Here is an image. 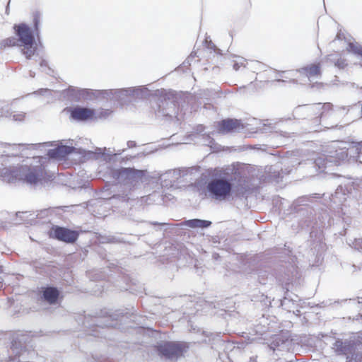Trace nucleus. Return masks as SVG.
I'll use <instances>...</instances> for the list:
<instances>
[{"label": "nucleus", "mask_w": 362, "mask_h": 362, "mask_svg": "<svg viewBox=\"0 0 362 362\" xmlns=\"http://www.w3.org/2000/svg\"><path fill=\"white\" fill-rule=\"evenodd\" d=\"M94 114L93 110L80 106L73 107L70 111L71 117L76 121H86L91 119Z\"/></svg>", "instance_id": "2eb2a0df"}, {"label": "nucleus", "mask_w": 362, "mask_h": 362, "mask_svg": "<svg viewBox=\"0 0 362 362\" xmlns=\"http://www.w3.org/2000/svg\"><path fill=\"white\" fill-rule=\"evenodd\" d=\"M334 303H339V301H334Z\"/></svg>", "instance_id": "680f3d73"}, {"label": "nucleus", "mask_w": 362, "mask_h": 362, "mask_svg": "<svg viewBox=\"0 0 362 362\" xmlns=\"http://www.w3.org/2000/svg\"><path fill=\"white\" fill-rule=\"evenodd\" d=\"M197 171L198 169L194 167L170 170L161 175L160 180H163V177H170L172 175V180H170V186H173L174 183L180 182V180L182 178H183L185 180H187L189 177V181L192 180V175Z\"/></svg>", "instance_id": "9d476101"}, {"label": "nucleus", "mask_w": 362, "mask_h": 362, "mask_svg": "<svg viewBox=\"0 0 362 362\" xmlns=\"http://www.w3.org/2000/svg\"><path fill=\"white\" fill-rule=\"evenodd\" d=\"M210 44H211L210 48L214 49V52H216L217 54H222L221 50L220 49L217 48L216 47V45L214 44H213L211 42H210Z\"/></svg>", "instance_id": "49530a36"}, {"label": "nucleus", "mask_w": 362, "mask_h": 362, "mask_svg": "<svg viewBox=\"0 0 362 362\" xmlns=\"http://www.w3.org/2000/svg\"><path fill=\"white\" fill-rule=\"evenodd\" d=\"M203 334L206 336V338L202 342L211 345V349L217 350L221 348L226 349L232 346V344L227 341L226 339H221V333L214 334L204 332Z\"/></svg>", "instance_id": "ddd939ff"}, {"label": "nucleus", "mask_w": 362, "mask_h": 362, "mask_svg": "<svg viewBox=\"0 0 362 362\" xmlns=\"http://www.w3.org/2000/svg\"><path fill=\"white\" fill-rule=\"evenodd\" d=\"M59 296V291L54 286H47L43 288L42 297L49 304H55Z\"/></svg>", "instance_id": "a211bd4d"}, {"label": "nucleus", "mask_w": 362, "mask_h": 362, "mask_svg": "<svg viewBox=\"0 0 362 362\" xmlns=\"http://www.w3.org/2000/svg\"><path fill=\"white\" fill-rule=\"evenodd\" d=\"M21 47H23V49H22V53L28 59H30L37 51L35 40H34V42H33L30 45H21Z\"/></svg>", "instance_id": "a878e982"}, {"label": "nucleus", "mask_w": 362, "mask_h": 362, "mask_svg": "<svg viewBox=\"0 0 362 362\" xmlns=\"http://www.w3.org/2000/svg\"><path fill=\"white\" fill-rule=\"evenodd\" d=\"M347 65L346 60L339 57L338 60L336 61L334 66L340 69H343Z\"/></svg>", "instance_id": "ea45409f"}, {"label": "nucleus", "mask_w": 362, "mask_h": 362, "mask_svg": "<svg viewBox=\"0 0 362 362\" xmlns=\"http://www.w3.org/2000/svg\"><path fill=\"white\" fill-rule=\"evenodd\" d=\"M93 97H98L101 95L104 98L107 99H114L115 100V89H110V90H93Z\"/></svg>", "instance_id": "bb28decb"}, {"label": "nucleus", "mask_w": 362, "mask_h": 362, "mask_svg": "<svg viewBox=\"0 0 362 362\" xmlns=\"http://www.w3.org/2000/svg\"><path fill=\"white\" fill-rule=\"evenodd\" d=\"M20 47V42L18 38L11 37L3 40L0 44V48L6 47Z\"/></svg>", "instance_id": "7c9ffc66"}, {"label": "nucleus", "mask_w": 362, "mask_h": 362, "mask_svg": "<svg viewBox=\"0 0 362 362\" xmlns=\"http://www.w3.org/2000/svg\"><path fill=\"white\" fill-rule=\"evenodd\" d=\"M329 158L332 160V165H339L341 162L347 160L349 153L345 148L337 149L334 152H330Z\"/></svg>", "instance_id": "6ab92c4d"}, {"label": "nucleus", "mask_w": 362, "mask_h": 362, "mask_svg": "<svg viewBox=\"0 0 362 362\" xmlns=\"http://www.w3.org/2000/svg\"><path fill=\"white\" fill-rule=\"evenodd\" d=\"M362 346L354 348L351 353L346 357V362H362V352L360 351Z\"/></svg>", "instance_id": "b1692460"}, {"label": "nucleus", "mask_w": 362, "mask_h": 362, "mask_svg": "<svg viewBox=\"0 0 362 362\" xmlns=\"http://www.w3.org/2000/svg\"><path fill=\"white\" fill-rule=\"evenodd\" d=\"M194 55H192V54H190V56H189V57H188V59H187V63H189V60L190 59L194 58Z\"/></svg>", "instance_id": "5fc2aeb1"}, {"label": "nucleus", "mask_w": 362, "mask_h": 362, "mask_svg": "<svg viewBox=\"0 0 362 362\" xmlns=\"http://www.w3.org/2000/svg\"><path fill=\"white\" fill-rule=\"evenodd\" d=\"M346 243L349 246L354 248L355 250H362V238H349L347 239Z\"/></svg>", "instance_id": "473e14b6"}, {"label": "nucleus", "mask_w": 362, "mask_h": 362, "mask_svg": "<svg viewBox=\"0 0 362 362\" xmlns=\"http://www.w3.org/2000/svg\"><path fill=\"white\" fill-rule=\"evenodd\" d=\"M275 81H277V82H284L285 81L281 80V79H276V80H275Z\"/></svg>", "instance_id": "6e6d98bb"}, {"label": "nucleus", "mask_w": 362, "mask_h": 362, "mask_svg": "<svg viewBox=\"0 0 362 362\" xmlns=\"http://www.w3.org/2000/svg\"><path fill=\"white\" fill-rule=\"evenodd\" d=\"M127 147L129 148H134L136 146V144L134 141H127Z\"/></svg>", "instance_id": "de8ad7c7"}, {"label": "nucleus", "mask_w": 362, "mask_h": 362, "mask_svg": "<svg viewBox=\"0 0 362 362\" xmlns=\"http://www.w3.org/2000/svg\"><path fill=\"white\" fill-rule=\"evenodd\" d=\"M93 90L78 88L70 86L64 91V94L71 101L78 102L82 100H91L93 95Z\"/></svg>", "instance_id": "f8f14e48"}, {"label": "nucleus", "mask_w": 362, "mask_h": 362, "mask_svg": "<svg viewBox=\"0 0 362 362\" xmlns=\"http://www.w3.org/2000/svg\"><path fill=\"white\" fill-rule=\"evenodd\" d=\"M357 346H362V332L353 334L348 338L335 339L332 344V349L337 355L346 357Z\"/></svg>", "instance_id": "6e6552de"}, {"label": "nucleus", "mask_w": 362, "mask_h": 362, "mask_svg": "<svg viewBox=\"0 0 362 362\" xmlns=\"http://www.w3.org/2000/svg\"><path fill=\"white\" fill-rule=\"evenodd\" d=\"M2 272L1 267H0V273Z\"/></svg>", "instance_id": "e2e57ef3"}, {"label": "nucleus", "mask_w": 362, "mask_h": 362, "mask_svg": "<svg viewBox=\"0 0 362 362\" xmlns=\"http://www.w3.org/2000/svg\"><path fill=\"white\" fill-rule=\"evenodd\" d=\"M170 180H172V175L170 177H163V180H160L162 185L165 186V187H168V186L171 187L170 186Z\"/></svg>", "instance_id": "a19ab883"}, {"label": "nucleus", "mask_w": 362, "mask_h": 362, "mask_svg": "<svg viewBox=\"0 0 362 362\" xmlns=\"http://www.w3.org/2000/svg\"><path fill=\"white\" fill-rule=\"evenodd\" d=\"M30 341L28 334L18 332L13 335L11 345L8 350V358L5 362H28L32 358L33 351L28 350L27 344Z\"/></svg>", "instance_id": "7ed1b4c3"}, {"label": "nucleus", "mask_w": 362, "mask_h": 362, "mask_svg": "<svg viewBox=\"0 0 362 362\" xmlns=\"http://www.w3.org/2000/svg\"><path fill=\"white\" fill-rule=\"evenodd\" d=\"M218 132L221 134H227L239 131L243 129L240 120L237 119H223L218 124Z\"/></svg>", "instance_id": "4468645a"}, {"label": "nucleus", "mask_w": 362, "mask_h": 362, "mask_svg": "<svg viewBox=\"0 0 362 362\" xmlns=\"http://www.w3.org/2000/svg\"><path fill=\"white\" fill-rule=\"evenodd\" d=\"M320 194H314L312 196H303L297 199V203L300 205H306L308 202H310V199L313 198L320 199Z\"/></svg>", "instance_id": "f704fd0d"}, {"label": "nucleus", "mask_w": 362, "mask_h": 362, "mask_svg": "<svg viewBox=\"0 0 362 362\" xmlns=\"http://www.w3.org/2000/svg\"><path fill=\"white\" fill-rule=\"evenodd\" d=\"M323 303H325V305L327 306V305H331L332 304L331 300H329L326 302H323Z\"/></svg>", "instance_id": "3c124183"}, {"label": "nucleus", "mask_w": 362, "mask_h": 362, "mask_svg": "<svg viewBox=\"0 0 362 362\" xmlns=\"http://www.w3.org/2000/svg\"><path fill=\"white\" fill-rule=\"evenodd\" d=\"M129 89H130V88L115 89V100L121 104L125 103L128 98H131L132 93H126L124 91L128 90Z\"/></svg>", "instance_id": "393cba45"}, {"label": "nucleus", "mask_w": 362, "mask_h": 362, "mask_svg": "<svg viewBox=\"0 0 362 362\" xmlns=\"http://www.w3.org/2000/svg\"><path fill=\"white\" fill-rule=\"evenodd\" d=\"M332 107V104L329 103L302 105L294 108L293 115L297 119H313L315 125L319 126L320 124V118L323 115L325 110H330Z\"/></svg>", "instance_id": "39448f33"}, {"label": "nucleus", "mask_w": 362, "mask_h": 362, "mask_svg": "<svg viewBox=\"0 0 362 362\" xmlns=\"http://www.w3.org/2000/svg\"><path fill=\"white\" fill-rule=\"evenodd\" d=\"M40 13L35 12L33 15V30L24 23L15 24L13 30L21 45H30L35 40V37L39 39L40 35Z\"/></svg>", "instance_id": "423d86ee"}, {"label": "nucleus", "mask_w": 362, "mask_h": 362, "mask_svg": "<svg viewBox=\"0 0 362 362\" xmlns=\"http://www.w3.org/2000/svg\"><path fill=\"white\" fill-rule=\"evenodd\" d=\"M339 58V55L338 53H334V54H329L327 55V58H326V60L327 62L330 63V64H333L334 65L336 63V61L338 60Z\"/></svg>", "instance_id": "58836bf2"}, {"label": "nucleus", "mask_w": 362, "mask_h": 362, "mask_svg": "<svg viewBox=\"0 0 362 362\" xmlns=\"http://www.w3.org/2000/svg\"><path fill=\"white\" fill-rule=\"evenodd\" d=\"M51 90L48 88H40L38 90L35 91L34 93L41 95H45L47 94H50Z\"/></svg>", "instance_id": "79ce46f5"}, {"label": "nucleus", "mask_w": 362, "mask_h": 362, "mask_svg": "<svg viewBox=\"0 0 362 362\" xmlns=\"http://www.w3.org/2000/svg\"><path fill=\"white\" fill-rule=\"evenodd\" d=\"M124 91L126 93L127 92L132 93L131 98H132L134 99L146 98L149 95L148 89L144 86H138V87H132L128 90H124Z\"/></svg>", "instance_id": "412c9836"}, {"label": "nucleus", "mask_w": 362, "mask_h": 362, "mask_svg": "<svg viewBox=\"0 0 362 362\" xmlns=\"http://www.w3.org/2000/svg\"><path fill=\"white\" fill-rule=\"evenodd\" d=\"M94 322L96 323V325L99 326V327H113L115 325V323H113V322H110V323L106 322V323H104V324H100L99 325L98 324L99 322H98V320H94Z\"/></svg>", "instance_id": "c03bdc74"}, {"label": "nucleus", "mask_w": 362, "mask_h": 362, "mask_svg": "<svg viewBox=\"0 0 362 362\" xmlns=\"http://www.w3.org/2000/svg\"><path fill=\"white\" fill-rule=\"evenodd\" d=\"M334 176H337V177H341V176H340V175H334Z\"/></svg>", "instance_id": "052dcab7"}, {"label": "nucleus", "mask_w": 362, "mask_h": 362, "mask_svg": "<svg viewBox=\"0 0 362 362\" xmlns=\"http://www.w3.org/2000/svg\"><path fill=\"white\" fill-rule=\"evenodd\" d=\"M248 362H256V361L253 358H250Z\"/></svg>", "instance_id": "4d7b16f0"}, {"label": "nucleus", "mask_w": 362, "mask_h": 362, "mask_svg": "<svg viewBox=\"0 0 362 362\" xmlns=\"http://www.w3.org/2000/svg\"><path fill=\"white\" fill-rule=\"evenodd\" d=\"M145 170L134 168H120L112 170L111 175L119 183L132 185L141 179L145 175Z\"/></svg>", "instance_id": "1a4fd4ad"}, {"label": "nucleus", "mask_w": 362, "mask_h": 362, "mask_svg": "<svg viewBox=\"0 0 362 362\" xmlns=\"http://www.w3.org/2000/svg\"><path fill=\"white\" fill-rule=\"evenodd\" d=\"M348 51L361 57L360 64L362 66V46L358 43H349Z\"/></svg>", "instance_id": "c85d7f7f"}, {"label": "nucleus", "mask_w": 362, "mask_h": 362, "mask_svg": "<svg viewBox=\"0 0 362 362\" xmlns=\"http://www.w3.org/2000/svg\"><path fill=\"white\" fill-rule=\"evenodd\" d=\"M344 303L347 304L348 307L350 308H355L356 310H360L362 308V300L359 299H349L344 300Z\"/></svg>", "instance_id": "72a5a7b5"}, {"label": "nucleus", "mask_w": 362, "mask_h": 362, "mask_svg": "<svg viewBox=\"0 0 362 362\" xmlns=\"http://www.w3.org/2000/svg\"><path fill=\"white\" fill-rule=\"evenodd\" d=\"M211 221L206 220H202L199 218H194L187 220L181 223L182 226H187L189 228H208L211 225Z\"/></svg>", "instance_id": "4be33fe9"}, {"label": "nucleus", "mask_w": 362, "mask_h": 362, "mask_svg": "<svg viewBox=\"0 0 362 362\" xmlns=\"http://www.w3.org/2000/svg\"><path fill=\"white\" fill-rule=\"evenodd\" d=\"M22 147H26L28 150H37V148L42 146H49L51 144L49 142L47 143H39V144H21Z\"/></svg>", "instance_id": "c9c22d12"}, {"label": "nucleus", "mask_w": 362, "mask_h": 362, "mask_svg": "<svg viewBox=\"0 0 362 362\" xmlns=\"http://www.w3.org/2000/svg\"><path fill=\"white\" fill-rule=\"evenodd\" d=\"M281 173L279 170H274L273 174L271 175L272 179L275 181L276 182H279L282 180L283 176L281 174L288 175L291 171V168H285L284 169H281Z\"/></svg>", "instance_id": "c756f323"}, {"label": "nucleus", "mask_w": 362, "mask_h": 362, "mask_svg": "<svg viewBox=\"0 0 362 362\" xmlns=\"http://www.w3.org/2000/svg\"><path fill=\"white\" fill-rule=\"evenodd\" d=\"M236 173H230L226 170L214 174L206 185V195L212 199L224 201L233 193L238 197L247 196L249 186L245 180L238 179Z\"/></svg>", "instance_id": "f257e3e1"}, {"label": "nucleus", "mask_w": 362, "mask_h": 362, "mask_svg": "<svg viewBox=\"0 0 362 362\" xmlns=\"http://www.w3.org/2000/svg\"><path fill=\"white\" fill-rule=\"evenodd\" d=\"M298 71L300 74H305L308 79L311 81V78L314 77H318L321 75L320 65L311 64L305 67L301 68Z\"/></svg>", "instance_id": "aec40b11"}, {"label": "nucleus", "mask_w": 362, "mask_h": 362, "mask_svg": "<svg viewBox=\"0 0 362 362\" xmlns=\"http://www.w3.org/2000/svg\"><path fill=\"white\" fill-rule=\"evenodd\" d=\"M35 76V73L34 71H30V76L34 78Z\"/></svg>", "instance_id": "864d4df0"}, {"label": "nucleus", "mask_w": 362, "mask_h": 362, "mask_svg": "<svg viewBox=\"0 0 362 362\" xmlns=\"http://www.w3.org/2000/svg\"><path fill=\"white\" fill-rule=\"evenodd\" d=\"M16 216L18 217H20L21 218H22V220L24 221H28L27 220V217H28V212L27 211H25V212H18V213H16Z\"/></svg>", "instance_id": "37998d69"}, {"label": "nucleus", "mask_w": 362, "mask_h": 362, "mask_svg": "<svg viewBox=\"0 0 362 362\" xmlns=\"http://www.w3.org/2000/svg\"><path fill=\"white\" fill-rule=\"evenodd\" d=\"M349 189L346 185L343 186L340 184L334 194H332L331 201L337 204H342L349 197Z\"/></svg>", "instance_id": "f3484780"}, {"label": "nucleus", "mask_w": 362, "mask_h": 362, "mask_svg": "<svg viewBox=\"0 0 362 362\" xmlns=\"http://www.w3.org/2000/svg\"><path fill=\"white\" fill-rule=\"evenodd\" d=\"M329 155H320L315 159L314 163L319 170L324 171L325 169L332 166V160H330Z\"/></svg>", "instance_id": "5701e85b"}, {"label": "nucleus", "mask_w": 362, "mask_h": 362, "mask_svg": "<svg viewBox=\"0 0 362 362\" xmlns=\"http://www.w3.org/2000/svg\"><path fill=\"white\" fill-rule=\"evenodd\" d=\"M51 235L66 243H74L78 238L79 233L67 228L55 226L52 229Z\"/></svg>", "instance_id": "9b49d317"}, {"label": "nucleus", "mask_w": 362, "mask_h": 362, "mask_svg": "<svg viewBox=\"0 0 362 362\" xmlns=\"http://www.w3.org/2000/svg\"><path fill=\"white\" fill-rule=\"evenodd\" d=\"M110 317L112 318L114 320H117V318H114L113 315H110Z\"/></svg>", "instance_id": "13d9d810"}, {"label": "nucleus", "mask_w": 362, "mask_h": 362, "mask_svg": "<svg viewBox=\"0 0 362 362\" xmlns=\"http://www.w3.org/2000/svg\"><path fill=\"white\" fill-rule=\"evenodd\" d=\"M243 65V63L242 62H235L233 64V69L235 70V71H238L240 66Z\"/></svg>", "instance_id": "09e8293b"}, {"label": "nucleus", "mask_w": 362, "mask_h": 362, "mask_svg": "<svg viewBox=\"0 0 362 362\" xmlns=\"http://www.w3.org/2000/svg\"><path fill=\"white\" fill-rule=\"evenodd\" d=\"M1 116H5V117H12L13 119L15 121H21L24 118V114H9L8 112V108L6 107V111H4V108L1 109V112H0Z\"/></svg>", "instance_id": "2f4dec72"}, {"label": "nucleus", "mask_w": 362, "mask_h": 362, "mask_svg": "<svg viewBox=\"0 0 362 362\" xmlns=\"http://www.w3.org/2000/svg\"><path fill=\"white\" fill-rule=\"evenodd\" d=\"M8 5L7 6L6 12L8 13Z\"/></svg>", "instance_id": "bf43d9fd"}, {"label": "nucleus", "mask_w": 362, "mask_h": 362, "mask_svg": "<svg viewBox=\"0 0 362 362\" xmlns=\"http://www.w3.org/2000/svg\"><path fill=\"white\" fill-rule=\"evenodd\" d=\"M151 225H153V226H165V225H167V223H158V222H151L150 223Z\"/></svg>", "instance_id": "8fccbe9b"}, {"label": "nucleus", "mask_w": 362, "mask_h": 362, "mask_svg": "<svg viewBox=\"0 0 362 362\" xmlns=\"http://www.w3.org/2000/svg\"><path fill=\"white\" fill-rule=\"evenodd\" d=\"M46 170L42 158L33 156L32 160L17 166L4 168L0 170V177L8 182L22 181L30 185H36L45 179Z\"/></svg>", "instance_id": "f03ea898"}, {"label": "nucleus", "mask_w": 362, "mask_h": 362, "mask_svg": "<svg viewBox=\"0 0 362 362\" xmlns=\"http://www.w3.org/2000/svg\"><path fill=\"white\" fill-rule=\"evenodd\" d=\"M155 95L158 97V99L153 108L156 117L172 118L177 116V98L173 91L157 90L155 92Z\"/></svg>", "instance_id": "20e7f679"}, {"label": "nucleus", "mask_w": 362, "mask_h": 362, "mask_svg": "<svg viewBox=\"0 0 362 362\" xmlns=\"http://www.w3.org/2000/svg\"><path fill=\"white\" fill-rule=\"evenodd\" d=\"M74 150L75 148L73 146L60 145L54 148L48 150L47 155L50 158L62 160L68 155L72 153Z\"/></svg>", "instance_id": "dca6fc26"}, {"label": "nucleus", "mask_w": 362, "mask_h": 362, "mask_svg": "<svg viewBox=\"0 0 362 362\" xmlns=\"http://www.w3.org/2000/svg\"><path fill=\"white\" fill-rule=\"evenodd\" d=\"M355 148L357 153H362V142L358 143Z\"/></svg>", "instance_id": "a18cd8bd"}, {"label": "nucleus", "mask_w": 362, "mask_h": 362, "mask_svg": "<svg viewBox=\"0 0 362 362\" xmlns=\"http://www.w3.org/2000/svg\"><path fill=\"white\" fill-rule=\"evenodd\" d=\"M40 69L42 71L45 72L47 74H50L52 71L51 69L48 66V63L46 60L42 59L40 63Z\"/></svg>", "instance_id": "4c0bfd02"}, {"label": "nucleus", "mask_w": 362, "mask_h": 362, "mask_svg": "<svg viewBox=\"0 0 362 362\" xmlns=\"http://www.w3.org/2000/svg\"><path fill=\"white\" fill-rule=\"evenodd\" d=\"M336 39L337 40H341L342 39V35L341 33H338L337 35Z\"/></svg>", "instance_id": "603ef678"}, {"label": "nucleus", "mask_w": 362, "mask_h": 362, "mask_svg": "<svg viewBox=\"0 0 362 362\" xmlns=\"http://www.w3.org/2000/svg\"><path fill=\"white\" fill-rule=\"evenodd\" d=\"M115 149L111 150L110 148H97L95 149V153L101 154L104 157V160L110 161L112 160V156H116L117 154H121L122 152H119L117 153H115Z\"/></svg>", "instance_id": "cd10ccee"}, {"label": "nucleus", "mask_w": 362, "mask_h": 362, "mask_svg": "<svg viewBox=\"0 0 362 362\" xmlns=\"http://www.w3.org/2000/svg\"><path fill=\"white\" fill-rule=\"evenodd\" d=\"M189 349V344L183 341H163L156 346L158 355L167 359L177 358Z\"/></svg>", "instance_id": "0eeeda50"}, {"label": "nucleus", "mask_w": 362, "mask_h": 362, "mask_svg": "<svg viewBox=\"0 0 362 362\" xmlns=\"http://www.w3.org/2000/svg\"><path fill=\"white\" fill-rule=\"evenodd\" d=\"M293 305L294 300L293 299H289L287 297H284V299L281 300V306L288 311H290V310L292 308V305Z\"/></svg>", "instance_id": "e433bc0d"}]
</instances>
